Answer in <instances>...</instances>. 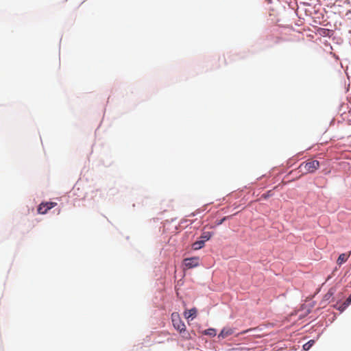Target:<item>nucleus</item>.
<instances>
[{
  "instance_id": "obj_1",
  "label": "nucleus",
  "mask_w": 351,
  "mask_h": 351,
  "mask_svg": "<svg viewBox=\"0 0 351 351\" xmlns=\"http://www.w3.org/2000/svg\"><path fill=\"white\" fill-rule=\"evenodd\" d=\"M320 164L316 160H308L306 162H302L299 167V171L302 174L313 173L319 168Z\"/></svg>"
},
{
  "instance_id": "obj_2",
  "label": "nucleus",
  "mask_w": 351,
  "mask_h": 351,
  "mask_svg": "<svg viewBox=\"0 0 351 351\" xmlns=\"http://www.w3.org/2000/svg\"><path fill=\"white\" fill-rule=\"evenodd\" d=\"M171 320L173 327L177 330H178L180 333H182L186 331V326L184 323L181 320L178 313H173L171 314Z\"/></svg>"
},
{
  "instance_id": "obj_3",
  "label": "nucleus",
  "mask_w": 351,
  "mask_h": 351,
  "mask_svg": "<svg viewBox=\"0 0 351 351\" xmlns=\"http://www.w3.org/2000/svg\"><path fill=\"white\" fill-rule=\"evenodd\" d=\"M183 264L186 269L197 267L199 265V258L198 256L186 258L183 260Z\"/></svg>"
},
{
  "instance_id": "obj_4",
  "label": "nucleus",
  "mask_w": 351,
  "mask_h": 351,
  "mask_svg": "<svg viewBox=\"0 0 351 351\" xmlns=\"http://www.w3.org/2000/svg\"><path fill=\"white\" fill-rule=\"evenodd\" d=\"M57 206L56 202H42L39 204L37 211L39 214H46L49 210Z\"/></svg>"
},
{
  "instance_id": "obj_5",
  "label": "nucleus",
  "mask_w": 351,
  "mask_h": 351,
  "mask_svg": "<svg viewBox=\"0 0 351 351\" xmlns=\"http://www.w3.org/2000/svg\"><path fill=\"white\" fill-rule=\"evenodd\" d=\"M234 332V330L231 328H224L221 330V332L219 334L218 337L224 339L227 337L232 335Z\"/></svg>"
},
{
  "instance_id": "obj_6",
  "label": "nucleus",
  "mask_w": 351,
  "mask_h": 351,
  "mask_svg": "<svg viewBox=\"0 0 351 351\" xmlns=\"http://www.w3.org/2000/svg\"><path fill=\"white\" fill-rule=\"evenodd\" d=\"M197 310L195 308H193L189 311L184 312V316L186 318L189 319L191 317L193 319L196 317Z\"/></svg>"
},
{
  "instance_id": "obj_7",
  "label": "nucleus",
  "mask_w": 351,
  "mask_h": 351,
  "mask_svg": "<svg viewBox=\"0 0 351 351\" xmlns=\"http://www.w3.org/2000/svg\"><path fill=\"white\" fill-rule=\"evenodd\" d=\"M205 242L203 240H199L194 242L192 244V248L194 250H198L202 249L204 246Z\"/></svg>"
},
{
  "instance_id": "obj_8",
  "label": "nucleus",
  "mask_w": 351,
  "mask_h": 351,
  "mask_svg": "<svg viewBox=\"0 0 351 351\" xmlns=\"http://www.w3.org/2000/svg\"><path fill=\"white\" fill-rule=\"evenodd\" d=\"M348 257H349V255L347 254H344V253L341 254L338 257L337 264L341 265V264L344 263L345 262L347 261Z\"/></svg>"
},
{
  "instance_id": "obj_9",
  "label": "nucleus",
  "mask_w": 351,
  "mask_h": 351,
  "mask_svg": "<svg viewBox=\"0 0 351 351\" xmlns=\"http://www.w3.org/2000/svg\"><path fill=\"white\" fill-rule=\"evenodd\" d=\"M213 232L204 231L201 235V239L204 242H206V241H208L210 239V237L213 236Z\"/></svg>"
},
{
  "instance_id": "obj_10",
  "label": "nucleus",
  "mask_w": 351,
  "mask_h": 351,
  "mask_svg": "<svg viewBox=\"0 0 351 351\" xmlns=\"http://www.w3.org/2000/svg\"><path fill=\"white\" fill-rule=\"evenodd\" d=\"M216 333V330L214 328H208L204 332V335H209L210 337H215Z\"/></svg>"
},
{
  "instance_id": "obj_11",
  "label": "nucleus",
  "mask_w": 351,
  "mask_h": 351,
  "mask_svg": "<svg viewBox=\"0 0 351 351\" xmlns=\"http://www.w3.org/2000/svg\"><path fill=\"white\" fill-rule=\"evenodd\" d=\"M313 344H314V341L310 340L309 341H308L303 346V349L304 350H308Z\"/></svg>"
},
{
  "instance_id": "obj_12",
  "label": "nucleus",
  "mask_w": 351,
  "mask_h": 351,
  "mask_svg": "<svg viewBox=\"0 0 351 351\" xmlns=\"http://www.w3.org/2000/svg\"><path fill=\"white\" fill-rule=\"evenodd\" d=\"M351 303V294L350 296L346 299V300L343 302V308H346Z\"/></svg>"
},
{
  "instance_id": "obj_13",
  "label": "nucleus",
  "mask_w": 351,
  "mask_h": 351,
  "mask_svg": "<svg viewBox=\"0 0 351 351\" xmlns=\"http://www.w3.org/2000/svg\"><path fill=\"white\" fill-rule=\"evenodd\" d=\"M333 295V292L330 290L325 295H324V298L326 300H329L330 298Z\"/></svg>"
},
{
  "instance_id": "obj_14",
  "label": "nucleus",
  "mask_w": 351,
  "mask_h": 351,
  "mask_svg": "<svg viewBox=\"0 0 351 351\" xmlns=\"http://www.w3.org/2000/svg\"><path fill=\"white\" fill-rule=\"evenodd\" d=\"M346 308H343V304L339 306V310L343 311Z\"/></svg>"
},
{
  "instance_id": "obj_15",
  "label": "nucleus",
  "mask_w": 351,
  "mask_h": 351,
  "mask_svg": "<svg viewBox=\"0 0 351 351\" xmlns=\"http://www.w3.org/2000/svg\"><path fill=\"white\" fill-rule=\"evenodd\" d=\"M223 221H220V222L218 223V225L221 224Z\"/></svg>"
}]
</instances>
